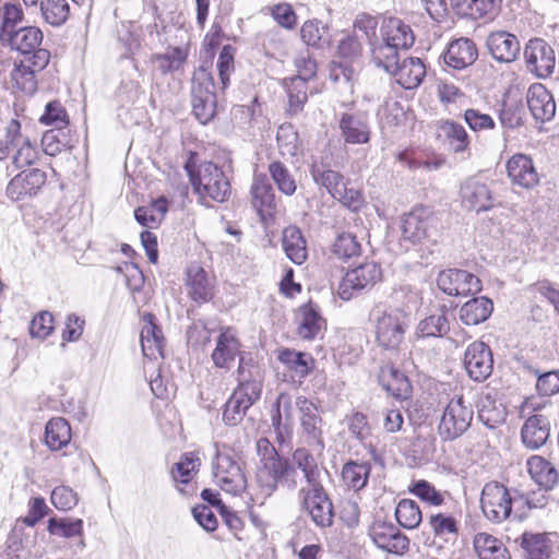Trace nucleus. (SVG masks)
Here are the masks:
<instances>
[{"label": "nucleus", "mask_w": 559, "mask_h": 559, "mask_svg": "<svg viewBox=\"0 0 559 559\" xmlns=\"http://www.w3.org/2000/svg\"><path fill=\"white\" fill-rule=\"evenodd\" d=\"M487 47L491 56L500 62H511L520 53L518 37L504 31L492 32L487 38Z\"/></svg>", "instance_id": "4be33fe9"}, {"label": "nucleus", "mask_w": 559, "mask_h": 559, "mask_svg": "<svg viewBox=\"0 0 559 559\" xmlns=\"http://www.w3.org/2000/svg\"><path fill=\"white\" fill-rule=\"evenodd\" d=\"M493 310L492 301L487 297H477L465 302L459 310L460 320L466 325H477L486 321Z\"/></svg>", "instance_id": "c9c22d12"}, {"label": "nucleus", "mask_w": 559, "mask_h": 559, "mask_svg": "<svg viewBox=\"0 0 559 559\" xmlns=\"http://www.w3.org/2000/svg\"><path fill=\"white\" fill-rule=\"evenodd\" d=\"M501 4L502 0H452L459 15L473 20L492 19L500 11Z\"/></svg>", "instance_id": "c85d7f7f"}, {"label": "nucleus", "mask_w": 559, "mask_h": 559, "mask_svg": "<svg viewBox=\"0 0 559 559\" xmlns=\"http://www.w3.org/2000/svg\"><path fill=\"white\" fill-rule=\"evenodd\" d=\"M275 412L272 415V426L274 427L276 439L278 442L283 443L285 441V435L290 433V427L289 425H282V413L281 409L283 408L284 414L287 418H290L292 416V399L288 394L281 393L277 396V400L274 404Z\"/></svg>", "instance_id": "052dcab7"}, {"label": "nucleus", "mask_w": 559, "mask_h": 559, "mask_svg": "<svg viewBox=\"0 0 559 559\" xmlns=\"http://www.w3.org/2000/svg\"><path fill=\"white\" fill-rule=\"evenodd\" d=\"M473 544L479 559H511L503 543L488 533H477Z\"/></svg>", "instance_id": "ea45409f"}, {"label": "nucleus", "mask_w": 559, "mask_h": 559, "mask_svg": "<svg viewBox=\"0 0 559 559\" xmlns=\"http://www.w3.org/2000/svg\"><path fill=\"white\" fill-rule=\"evenodd\" d=\"M305 504L317 525L325 527L332 524L333 504L326 491H307Z\"/></svg>", "instance_id": "2f4dec72"}, {"label": "nucleus", "mask_w": 559, "mask_h": 559, "mask_svg": "<svg viewBox=\"0 0 559 559\" xmlns=\"http://www.w3.org/2000/svg\"><path fill=\"white\" fill-rule=\"evenodd\" d=\"M474 412L462 395L454 396L443 409L438 432L443 440L461 437L471 426Z\"/></svg>", "instance_id": "39448f33"}, {"label": "nucleus", "mask_w": 559, "mask_h": 559, "mask_svg": "<svg viewBox=\"0 0 559 559\" xmlns=\"http://www.w3.org/2000/svg\"><path fill=\"white\" fill-rule=\"evenodd\" d=\"M277 358L287 369L294 371L300 378L306 377L310 372L313 364V359L309 354L289 348L281 349Z\"/></svg>", "instance_id": "603ef678"}, {"label": "nucleus", "mask_w": 559, "mask_h": 559, "mask_svg": "<svg viewBox=\"0 0 559 559\" xmlns=\"http://www.w3.org/2000/svg\"><path fill=\"white\" fill-rule=\"evenodd\" d=\"M376 342L385 349H397L411 325V314L400 306L379 302L369 312Z\"/></svg>", "instance_id": "f257e3e1"}, {"label": "nucleus", "mask_w": 559, "mask_h": 559, "mask_svg": "<svg viewBox=\"0 0 559 559\" xmlns=\"http://www.w3.org/2000/svg\"><path fill=\"white\" fill-rule=\"evenodd\" d=\"M259 463L255 476L261 487L274 489L277 486H290L289 477L296 471L289 467L287 461L280 457L275 447L266 438L257 441Z\"/></svg>", "instance_id": "7ed1b4c3"}, {"label": "nucleus", "mask_w": 559, "mask_h": 559, "mask_svg": "<svg viewBox=\"0 0 559 559\" xmlns=\"http://www.w3.org/2000/svg\"><path fill=\"white\" fill-rule=\"evenodd\" d=\"M259 44L266 57L282 59L287 55L286 40L278 29H269L259 36Z\"/></svg>", "instance_id": "6e6d98bb"}, {"label": "nucleus", "mask_w": 559, "mask_h": 559, "mask_svg": "<svg viewBox=\"0 0 559 559\" xmlns=\"http://www.w3.org/2000/svg\"><path fill=\"white\" fill-rule=\"evenodd\" d=\"M524 57L531 72L539 78L552 74L556 66L555 51L544 39H531L524 49Z\"/></svg>", "instance_id": "4468645a"}, {"label": "nucleus", "mask_w": 559, "mask_h": 559, "mask_svg": "<svg viewBox=\"0 0 559 559\" xmlns=\"http://www.w3.org/2000/svg\"><path fill=\"white\" fill-rule=\"evenodd\" d=\"M372 60L377 67L384 69L388 73L399 64L401 50L382 38L379 43H370Z\"/></svg>", "instance_id": "09e8293b"}, {"label": "nucleus", "mask_w": 559, "mask_h": 559, "mask_svg": "<svg viewBox=\"0 0 559 559\" xmlns=\"http://www.w3.org/2000/svg\"><path fill=\"white\" fill-rule=\"evenodd\" d=\"M195 193L202 200L225 202L230 193V181L225 170L212 162L200 163L195 168L186 166Z\"/></svg>", "instance_id": "f03ea898"}, {"label": "nucleus", "mask_w": 559, "mask_h": 559, "mask_svg": "<svg viewBox=\"0 0 559 559\" xmlns=\"http://www.w3.org/2000/svg\"><path fill=\"white\" fill-rule=\"evenodd\" d=\"M298 335L304 340L316 338L325 328V320L319 308L312 302L302 305L298 311Z\"/></svg>", "instance_id": "7c9ffc66"}, {"label": "nucleus", "mask_w": 559, "mask_h": 559, "mask_svg": "<svg viewBox=\"0 0 559 559\" xmlns=\"http://www.w3.org/2000/svg\"><path fill=\"white\" fill-rule=\"evenodd\" d=\"M395 518L401 526L413 530L420 524L423 514L416 501L402 499L396 506Z\"/></svg>", "instance_id": "bf43d9fd"}, {"label": "nucleus", "mask_w": 559, "mask_h": 559, "mask_svg": "<svg viewBox=\"0 0 559 559\" xmlns=\"http://www.w3.org/2000/svg\"><path fill=\"white\" fill-rule=\"evenodd\" d=\"M296 405L300 413V426L304 437L314 451L322 452L324 449L322 418L319 415L317 405L306 396H298L296 399Z\"/></svg>", "instance_id": "f8f14e48"}, {"label": "nucleus", "mask_w": 559, "mask_h": 559, "mask_svg": "<svg viewBox=\"0 0 559 559\" xmlns=\"http://www.w3.org/2000/svg\"><path fill=\"white\" fill-rule=\"evenodd\" d=\"M369 536L379 548L388 552L403 554L409 546L408 538L392 523L376 521L369 530Z\"/></svg>", "instance_id": "2eb2a0df"}, {"label": "nucleus", "mask_w": 559, "mask_h": 559, "mask_svg": "<svg viewBox=\"0 0 559 559\" xmlns=\"http://www.w3.org/2000/svg\"><path fill=\"white\" fill-rule=\"evenodd\" d=\"M382 38L402 50L411 48L415 36L409 25L397 17H390L381 28Z\"/></svg>", "instance_id": "72a5a7b5"}, {"label": "nucleus", "mask_w": 559, "mask_h": 559, "mask_svg": "<svg viewBox=\"0 0 559 559\" xmlns=\"http://www.w3.org/2000/svg\"><path fill=\"white\" fill-rule=\"evenodd\" d=\"M477 57L476 45L472 39L465 37L452 40L443 55L444 63L455 70L472 66Z\"/></svg>", "instance_id": "aec40b11"}, {"label": "nucleus", "mask_w": 559, "mask_h": 559, "mask_svg": "<svg viewBox=\"0 0 559 559\" xmlns=\"http://www.w3.org/2000/svg\"><path fill=\"white\" fill-rule=\"evenodd\" d=\"M71 441V428L61 417L51 418L45 428V443L51 451L67 447Z\"/></svg>", "instance_id": "a18cd8bd"}, {"label": "nucleus", "mask_w": 559, "mask_h": 559, "mask_svg": "<svg viewBox=\"0 0 559 559\" xmlns=\"http://www.w3.org/2000/svg\"><path fill=\"white\" fill-rule=\"evenodd\" d=\"M521 547L528 559H550L554 554V544L546 533L522 534Z\"/></svg>", "instance_id": "e433bc0d"}, {"label": "nucleus", "mask_w": 559, "mask_h": 559, "mask_svg": "<svg viewBox=\"0 0 559 559\" xmlns=\"http://www.w3.org/2000/svg\"><path fill=\"white\" fill-rule=\"evenodd\" d=\"M478 407V419L489 429H496L504 423L507 409L491 395H484Z\"/></svg>", "instance_id": "c03bdc74"}, {"label": "nucleus", "mask_w": 559, "mask_h": 559, "mask_svg": "<svg viewBox=\"0 0 559 559\" xmlns=\"http://www.w3.org/2000/svg\"><path fill=\"white\" fill-rule=\"evenodd\" d=\"M46 173L28 168L16 174L7 185L5 194L13 202H26L37 197L46 185Z\"/></svg>", "instance_id": "1a4fd4ad"}, {"label": "nucleus", "mask_w": 559, "mask_h": 559, "mask_svg": "<svg viewBox=\"0 0 559 559\" xmlns=\"http://www.w3.org/2000/svg\"><path fill=\"white\" fill-rule=\"evenodd\" d=\"M429 524L435 534L431 544H429V555H442L447 545L453 544L457 538V521L451 515L438 513L430 516Z\"/></svg>", "instance_id": "dca6fc26"}, {"label": "nucleus", "mask_w": 559, "mask_h": 559, "mask_svg": "<svg viewBox=\"0 0 559 559\" xmlns=\"http://www.w3.org/2000/svg\"><path fill=\"white\" fill-rule=\"evenodd\" d=\"M262 382L259 379H249L245 376L242 367L239 370V384L225 404L223 420L229 426L239 424L247 411L260 399Z\"/></svg>", "instance_id": "20e7f679"}, {"label": "nucleus", "mask_w": 559, "mask_h": 559, "mask_svg": "<svg viewBox=\"0 0 559 559\" xmlns=\"http://www.w3.org/2000/svg\"><path fill=\"white\" fill-rule=\"evenodd\" d=\"M293 460L311 489H322L319 484L320 471L313 455L307 449L299 448L294 452Z\"/></svg>", "instance_id": "3c124183"}, {"label": "nucleus", "mask_w": 559, "mask_h": 559, "mask_svg": "<svg viewBox=\"0 0 559 559\" xmlns=\"http://www.w3.org/2000/svg\"><path fill=\"white\" fill-rule=\"evenodd\" d=\"M438 136L441 138L455 153H464L469 146V136L465 128L454 121H443L438 128Z\"/></svg>", "instance_id": "58836bf2"}, {"label": "nucleus", "mask_w": 559, "mask_h": 559, "mask_svg": "<svg viewBox=\"0 0 559 559\" xmlns=\"http://www.w3.org/2000/svg\"><path fill=\"white\" fill-rule=\"evenodd\" d=\"M449 331L450 322L443 311L423 319L417 326V334L421 337H442Z\"/></svg>", "instance_id": "13d9d810"}, {"label": "nucleus", "mask_w": 559, "mask_h": 559, "mask_svg": "<svg viewBox=\"0 0 559 559\" xmlns=\"http://www.w3.org/2000/svg\"><path fill=\"white\" fill-rule=\"evenodd\" d=\"M188 57V51L181 47H170L164 53H157L152 57L153 62L162 74H168L179 71Z\"/></svg>", "instance_id": "864d4df0"}, {"label": "nucleus", "mask_w": 559, "mask_h": 559, "mask_svg": "<svg viewBox=\"0 0 559 559\" xmlns=\"http://www.w3.org/2000/svg\"><path fill=\"white\" fill-rule=\"evenodd\" d=\"M480 503L485 516L493 522H501L511 513L510 491H481Z\"/></svg>", "instance_id": "a878e982"}, {"label": "nucleus", "mask_w": 559, "mask_h": 559, "mask_svg": "<svg viewBox=\"0 0 559 559\" xmlns=\"http://www.w3.org/2000/svg\"><path fill=\"white\" fill-rule=\"evenodd\" d=\"M212 75L205 70L193 74L191 85L192 110L201 123L209 122L215 115L216 96Z\"/></svg>", "instance_id": "0eeeda50"}, {"label": "nucleus", "mask_w": 559, "mask_h": 559, "mask_svg": "<svg viewBox=\"0 0 559 559\" xmlns=\"http://www.w3.org/2000/svg\"><path fill=\"white\" fill-rule=\"evenodd\" d=\"M464 367L469 378L481 382L492 372L493 358L490 347L484 342L471 343L465 349Z\"/></svg>", "instance_id": "ddd939ff"}, {"label": "nucleus", "mask_w": 559, "mask_h": 559, "mask_svg": "<svg viewBox=\"0 0 559 559\" xmlns=\"http://www.w3.org/2000/svg\"><path fill=\"white\" fill-rule=\"evenodd\" d=\"M389 74H391L402 87L412 90L421 84L426 75V67L421 59L407 57L400 61Z\"/></svg>", "instance_id": "b1692460"}, {"label": "nucleus", "mask_w": 559, "mask_h": 559, "mask_svg": "<svg viewBox=\"0 0 559 559\" xmlns=\"http://www.w3.org/2000/svg\"><path fill=\"white\" fill-rule=\"evenodd\" d=\"M265 10L281 27L292 31L297 26V14L292 4L281 2L272 7H267Z\"/></svg>", "instance_id": "774afa93"}, {"label": "nucleus", "mask_w": 559, "mask_h": 559, "mask_svg": "<svg viewBox=\"0 0 559 559\" xmlns=\"http://www.w3.org/2000/svg\"><path fill=\"white\" fill-rule=\"evenodd\" d=\"M381 278V269L376 262H366L349 270L338 285V295L349 300L355 292L373 286Z\"/></svg>", "instance_id": "9d476101"}, {"label": "nucleus", "mask_w": 559, "mask_h": 559, "mask_svg": "<svg viewBox=\"0 0 559 559\" xmlns=\"http://www.w3.org/2000/svg\"><path fill=\"white\" fill-rule=\"evenodd\" d=\"M213 477L217 486H231V489L245 487V477L239 465L226 454H217L213 467Z\"/></svg>", "instance_id": "393cba45"}, {"label": "nucleus", "mask_w": 559, "mask_h": 559, "mask_svg": "<svg viewBox=\"0 0 559 559\" xmlns=\"http://www.w3.org/2000/svg\"><path fill=\"white\" fill-rule=\"evenodd\" d=\"M201 466L200 451H189L181 454L178 462L171 467V476L175 481L187 485L199 473Z\"/></svg>", "instance_id": "37998d69"}, {"label": "nucleus", "mask_w": 559, "mask_h": 559, "mask_svg": "<svg viewBox=\"0 0 559 559\" xmlns=\"http://www.w3.org/2000/svg\"><path fill=\"white\" fill-rule=\"evenodd\" d=\"M508 177L513 185L531 189L538 183V174L531 157L524 154L513 155L507 163Z\"/></svg>", "instance_id": "412c9836"}, {"label": "nucleus", "mask_w": 559, "mask_h": 559, "mask_svg": "<svg viewBox=\"0 0 559 559\" xmlns=\"http://www.w3.org/2000/svg\"><path fill=\"white\" fill-rule=\"evenodd\" d=\"M310 173L314 182L324 187L332 197L336 194V190H340L345 182L344 177L340 173L324 169L317 164L311 166Z\"/></svg>", "instance_id": "e2e57ef3"}, {"label": "nucleus", "mask_w": 559, "mask_h": 559, "mask_svg": "<svg viewBox=\"0 0 559 559\" xmlns=\"http://www.w3.org/2000/svg\"><path fill=\"white\" fill-rule=\"evenodd\" d=\"M362 53V44L356 34L342 32V37L336 47V55L345 62H354ZM355 69L346 63H340L332 70L331 78L338 83H344L353 92V79Z\"/></svg>", "instance_id": "6e6552de"}, {"label": "nucleus", "mask_w": 559, "mask_h": 559, "mask_svg": "<svg viewBox=\"0 0 559 559\" xmlns=\"http://www.w3.org/2000/svg\"><path fill=\"white\" fill-rule=\"evenodd\" d=\"M328 25L322 24L319 20H308L300 28L302 41L310 47L324 49L330 46V36L328 34Z\"/></svg>", "instance_id": "49530a36"}, {"label": "nucleus", "mask_w": 559, "mask_h": 559, "mask_svg": "<svg viewBox=\"0 0 559 559\" xmlns=\"http://www.w3.org/2000/svg\"><path fill=\"white\" fill-rule=\"evenodd\" d=\"M49 60L50 52L39 49L15 63L10 74L12 87L25 95H33L37 90L36 75L48 66Z\"/></svg>", "instance_id": "423d86ee"}, {"label": "nucleus", "mask_w": 559, "mask_h": 559, "mask_svg": "<svg viewBox=\"0 0 559 559\" xmlns=\"http://www.w3.org/2000/svg\"><path fill=\"white\" fill-rule=\"evenodd\" d=\"M338 127L345 143L366 144L370 140L368 116L364 112L343 114Z\"/></svg>", "instance_id": "a211bd4d"}, {"label": "nucleus", "mask_w": 559, "mask_h": 559, "mask_svg": "<svg viewBox=\"0 0 559 559\" xmlns=\"http://www.w3.org/2000/svg\"><path fill=\"white\" fill-rule=\"evenodd\" d=\"M437 285L449 296H466L480 292V280L474 274L459 269L443 270L438 274Z\"/></svg>", "instance_id": "9b49d317"}, {"label": "nucleus", "mask_w": 559, "mask_h": 559, "mask_svg": "<svg viewBox=\"0 0 559 559\" xmlns=\"http://www.w3.org/2000/svg\"><path fill=\"white\" fill-rule=\"evenodd\" d=\"M521 437L526 448H540L549 438L548 419L539 414L530 416L522 427Z\"/></svg>", "instance_id": "c756f323"}, {"label": "nucleus", "mask_w": 559, "mask_h": 559, "mask_svg": "<svg viewBox=\"0 0 559 559\" xmlns=\"http://www.w3.org/2000/svg\"><path fill=\"white\" fill-rule=\"evenodd\" d=\"M187 285L189 295L194 301L204 302L211 299L213 285L201 266L192 265L189 267Z\"/></svg>", "instance_id": "a19ab883"}, {"label": "nucleus", "mask_w": 559, "mask_h": 559, "mask_svg": "<svg viewBox=\"0 0 559 559\" xmlns=\"http://www.w3.org/2000/svg\"><path fill=\"white\" fill-rule=\"evenodd\" d=\"M40 11L47 23L52 26H60L68 19L69 4L67 0H41Z\"/></svg>", "instance_id": "680f3d73"}, {"label": "nucleus", "mask_w": 559, "mask_h": 559, "mask_svg": "<svg viewBox=\"0 0 559 559\" xmlns=\"http://www.w3.org/2000/svg\"><path fill=\"white\" fill-rule=\"evenodd\" d=\"M165 198L154 200L151 204L140 206L134 211V217L139 224L147 228H156L167 212Z\"/></svg>", "instance_id": "8fccbe9b"}, {"label": "nucleus", "mask_w": 559, "mask_h": 559, "mask_svg": "<svg viewBox=\"0 0 559 559\" xmlns=\"http://www.w3.org/2000/svg\"><path fill=\"white\" fill-rule=\"evenodd\" d=\"M283 86L286 90L288 98L287 112L289 115H297L302 111L305 104L308 100V86L302 79H284Z\"/></svg>", "instance_id": "de8ad7c7"}, {"label": "nucleus", "mask_w": 559, "mask_h": 559, "mask_svg": "<svg viewBox=\"0 0 559 559\" xmlns=\"http://www.w3.org/2000/svg\"><path fill=\"white\" fill-rule=\"evenodd\" d=\"M332 253L340 260L347 261L361 253V245L356 235L349 231L340 233L332 243Z\"/></svg>", "instance_id": "5fc2aeb1"}, {"label": "nucleus", "mask_w": 559, "mask_h": 559, "mask_svg": "<svg viewBox=\"0 0 559 559\" xmlns=\"http://www.w3.org/2000/svg\"><path fill=\"white\" fill-rule=\"evenodd\" d=\"M526 98L527 106L536 120L545 122L554 118L556 103L551 93L543 84L531 85Z\"/></svg>", "instance_id": "6ab92c4d"}, {"label": "nucleus", "mask_w": 559, "mask_h": 559, "mask_svg": "<svg viewBox=\"0 0 559 559\" xmlns=\"http://www.w3.org/2000/svg\"><path fill=\"white\" fill-rule=\"evenodd\" d=\"M369 471L367 464L349 462L342 469L343 481L349 489H362L367 484Z\"/></svg>", "instance_id": "69168bd1"}, {"label": "nucleus", "mask_w": 559, "mask_h": 559, "mask_svg": "<svg viewBox=\"0 0 559 559\" xmlns=\"http://www.w3.org/2000/svg\"><path fill=\"white\" fill-rule=\"evenodd\" d=\"M48 531L51 535L71 538L82 535L83 521L80 519L51 518L48 522Z\"/></svg>", "instance_id": "0e129e2a"}, {"label": "nucleus", "mask_w": 559, "mask_h": 559, "mask_svg": "<svg viewBox=\"0 0 559 559\" xmlns=\"http://www.w3.org/2000/svg\"><path fill=\"white\" fill-rule=\"evenodd\" d=\"M276 141L280 154L283 157H294L300 151L298 133L290 123H283L278 127Z\"/></svg>", "instance_id": "4d7b16f0"}, {"label": "nucleus", "mask_w": 559, "mask_h": 559, "mask_svg": "<svg viewBox=\"0 0 559 559\" xmlns=\"http://www.w3.org/2000/svg\"><path fill=\"white\" fill-rule=\"evenodd\" d=\"M461 201L468 210L487 211L493 202L488 187L476 179H467L461 186Z\"/></svg>", "instance_id": "5701e85b"}, {"label": "nucleus", "mask_w": 559, "mask_h": 559, "mask_svg": "<svg viewBox=\"0 0 559 559\" xmlns=\"http://www.w3.org/2000/svg\"><path fill=\"white\" fill-rule=\"evenodd\" d=\"M239 347L240 344L236 336V332L231 328L223 329L212 353V360L214 365L218 368H230L239 353Z\"/></svg>", "instance_id": "bb28decb"}, {"label": "nucleus", "mask_w": 559, "mask_h": 559, "mask_svg": "<svg viewBox=\"0 0 559 559\" xmlns=\"http://www.w3.org/2000/svg\"><path fill=\"white\" fill-rule=\"evenodd\" d=\"M9 41L12 49L20 51L24 58L31 57L40 48L43 33L38 27H21L9 34Z\"/></svg>", "instance_id": "473e14b6"}, {"label": "nucleus", "mask_w": 559, "mask_h": 559, "mask_svg": "<svg viewBox=\"0 0 559 559\" xmlns=\"http://www.w3.org/2000/svg\"><path fill=\"white\" fill-rule=\"evenodd\" d=\"M379 382L382 388L397 399H406L411 392L409 381L406 376L391 365L381 367Z\"/></svg>", "instance_id": "f704fd0d"}, {"label": "nucleus", "mask_w": 559, "mask_h": 559, "mask_svg": "<svg viewBox=\"0 0 559 559\" xmlns=\"http://www.w3.org/2000/svg\"><path fill=\"white\" fill-rule=\"evenodd\" d=\"M283 249L287 258L295 264H302L308 257L306 240L301 231L289 226L283 231Z\"/></svg>", "instance_id": "79ce46f5"}, {"label": "nucleus", "mask_w": 559, "mask_h": 559, "mask_svg": "<svg viewBox=\"0 0 559 559\" xmlns=\"http://www.w3.org/2000/svg\"><path fill=\"white\" fill-rule=\"evenodd\" d=\"M527 471L540 489H552L558 481V472L542 456L534 455L527 460Z\"/></svg>", "instance_id": "4c0bfd02"}, {"label": "nucleus", "mask_w": 559, "mask_h": 559, "mask_svg": "<svg viewBox=\"0 0 559 559\" xmlns=\"http://www.w3.org/2000/svg\"><path fill=\"white\" fill-rule=\"evenodd\" d=\"M435 221L429 210L425 207L415 209L403 218V239L413 243L421 242L429 236V229Z\"/></svg>", "instance_id": "f3484780"}, {"label": "nucleus", "mask_w": 559, "mask_h": 559, "mask_svg": "<svg viewBox=\"0 0 559 559\" xmlns=\"http://www.w3.org/2000/svg\"><path fill=\"white\" fill-rule=\"evenodd\" d=\"M269 171L278 190L286 195H292L296 191V182L289 170L281 163L273 162L269 165Z\"/></svg>", "instance_id": "338daca9"}, {"label": "nucleus", "mask_w": 559, "mask_h": 559, "mask_svg": "<svg viewBox=\"0 0 559 559\" xmlns=\"http://www.w3.org/2000/svg\"><path fill=\"white\" fill-rule=\"evenodd\" d=\"M251 194L252 205L261 218L271 217L275 211L276 202L273 188L264 175L254 176Z\"/></svg>", "instance_id": "cd10ccee"}]
</instances>
